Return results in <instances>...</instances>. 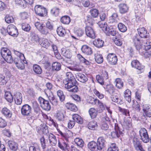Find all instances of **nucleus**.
<instances>
[{
  "instance_id": "1",
  "label": "nucleus",
  "mask_w": 151,
  "mask_h": 151,
  "mask_svg": "<svg viewBox=\"0 0 151 151\" xmlns=\"http://www.w3.org/2000/svg\"><path fill=\"white\" fill-rule=\"evenodd\" d=\"M138 35H134L132 38L133 41L134 45L137 50H139L142 47L141 41L142 40L139 39V37L144 38H147L149 37V33H147V30L144 27L138 29Z\"/></svg>"
},
{
  "instance_id": "2",
  "label": "nucleus",
  "mask_w": 151,
  "mask_h": 151,
  "mask_svg": "<svg viewBox=\"0 0 151 151\" xmlns=\"http://www.w3.org/2000/svg\"><path fill=\"white\" fill-rule=\"evenodd\" d=\"M15 53L18 55L17 57L14 59V63L18 68L21 70L24 69L25 68L24 64L27 63L24 54L17 51Z\"/></svg>"
},
{
  "instance_id": "3",
  "label": "nucleus",
  "mask_w": 151,
  "mask_h": 151,
  "mask_svg": "<svg viewBox=\"0 0 151 151\" xmlns=\"http://www.w3.org/2000/svg\"><path fill=\"white\" fill-rule=\"evenodd\" d=\"M35 26L40 32L43 35H46L50 33V32L45 26L42 23L37 22L35 23Z\"/></svg>"
},
{
  "instance_id": "4",
  "label": "nucleus",
  "mask_w": 151,
  "mask_h": 151,
  "mask_svg": "<svg viewBox=\"0 0 151 151\" xmlns=\"http://www.w3.org/2000/svg\"><path fill=\"white\" fill-rule=\"evenodd\" d=\"M123 130L122 128H120L117 124H114V131L112 132L111 136L113 138L119 137L121 135L123 134Z\"/></svg>"
},
{
  "instance_id": "5",
  "label": "nucleus",
  "mask_w": 151,
  "mask_h": 151,
  "mask_svg": "<svg viewBox=\"0 0 151 151\" xmlns=\"http://www.w3.org/2000/svg\"><path fill=\"white\" fill-rule=\"evenodd\" d=\"M34 9L35 13L39 16L43 17L47 14V12L46 8L41 5H36Z\"/></svg>"
},
{
  "instance_id": "6",
  "label": "nucleus",
  "mask_w": 151,
  "mask_h": 151,
  "mask_svg": "<svg viewBox=\"0 0 151 151\" xmlns=\"http://www.w3.org/2000/svg\"><path fill=\"white\" fill-rule=\"evenodd\" d=\"M139 134L140 139L144 143H147L149 141L150 138L146 129L142 128L139 131Z\"/></svg>"
},
{
  "instance_id": "7",
  "label": "nucleus",
  "mask_w": 151,
  "mask_h": 151,
  "mask_svg": "<svg viewBox=\"0 0 151 151\" xmlns=\"http://www.w3.org/2000/svg\"><path fill=\"white\" fill-rule=\"evenodd\" d=\"M38 100L40 104V106L42 109L47 111L50 110V106L48 101L41 97L39 98Z\"/></svg>"
},
{
  "instance_id": "8",
  "label": "nucleus",
  "mask_w": 151,
  "mask_h": 151,
  "mask_svg": "<svg viewBox=\"0 0 151 151\" xmlns=\"http://www.w3.org/2000/svg\"><path fill=\"white\" fill-rule=\"evenodd\" d=\"M6 30L8 34L12 36L16 37L18 35L17 28L14 25H9L7 27Z\"/></svg>"
},
{
  "instance_id": "9",
  "label": "nucleus",
  "mask_w": 151,
  "mask_h": 151,
  "mask_svg": "<svg viewBox=\"0 0 151 151\" xmlns=\"http://www.w3.org/2000/svg\"><path fill=\"white\" fill-rule=\"evenodd\" d=\"M107 60L109 64L111 65H116L117 62V57L114 53H109L107 56Z\"/></svg>"
},
{
  "instance_id": "10",
  "label": "nucleus",
  "mask_w": 151,
  "mask_h": 151,
  "mask_svg": "<svg viewBox=\"0 0 151 151\" xmlns=\"http://www.w3.org/2000/svg\"><path fill=\"white\" fill-rule=\"evenodd\" d=\"M31 111V107L27 104L23 105L21 109V113L24 116H30Z\"/></svg>"
},
{
  "instance_id": "11",
  "label": "nucleus",
  "mask_w": 151,
  "mask_h": 151,
  "mask_svg": "<svg viewBox=\"0 0 151 151\" xmlns=\"http://www.w3.org/2000/svg\"><path fill=\"white\" fill-rule=\"evenodd\" d=\"M132 143L135 148L137 150L145 151L142 147L139 139L137 137H134L133 138Z\"/></svg>"
},
{
  "instance_id": "12",
  "label": "nucleus",
  "mask_w": 151,
  "mask_h": 151,
  "mask_svg": "<svg viewBox=\"0 0 151 151\" xmlns=\"http://www.w3.org/2000/svg\"><path fill=\"white\" fill-rule=\"evenodd\" d=\"M143 111V115L145 117H151V106L148 104L143 105L142 107Z\"/></svg>"
},
{
  "instance_id": "13",
  "label": "nucleus",
  "mask_w": 151,
  "mask_h": 151,
  "mask_svg": "<svg viewBox=\"0 0 151 151\" xmlns=\"http://www.w3.org/2000/svg\"><path fill=\"white\" fill-rule=\"evenodd\" d=\"M85 32L87 37L92 39H94L96 37L95 32L91 27L86 26L85 28Z\"/></svg>"
},
{
  "instance_id": "14",
  "label": "nucleus",
  "mask_w": 151,
  "mask_h": 151,
  "mask_svg": "<svg viewBox=\"0 0 151 151\" xmlns=\"http://www.w3.org/2000/svg\"><path fill=\"white\" fill-rule=\"evenodd\" d=\"M106 35L108 36L110 35L114 36L116 34V30L112 26L108 27L104 31Z\"/></svg>"
},
{
  "instance_id": "15",
  "label": "nucleus",
  "mask_w": 151,
  "mask_h": 151,
  "mask_svg": "<svg viewBox=\"0 0 151 151\" xmlns=\"http://www.w3.org/2000/svg\"><path fill=\"white\" fill-rule=\"evenodd\" d=\"M75 75L77 80L82 83H85L88 80L87 77L81 73H77L75 74Z\"/></svg>"
},
{
  "instance_id": "16",
  "label": "nucleus",
  "mask_w": 151,
  "mask_h": 151,
  "mask_svg": "<svg viewBox=\"0 0 151 151\" xmlns=\"http://www.w3.org/2000/svg\"><path fill=\"white\" fill-rule=\"evenodd\" d=\"M14 99L15 103L17 105H20L22 101V95L21 93L17 92L14 94Z\"/></svg>"
},
{
  "instance_id": "17",
  "label": "nucleus",
  "mask_w": 151,
  "mask_h": 151,
  "mask_svg": "<svg viewBox=\"0 0 151 151\" xmlns=\"http://www.w3.org/2000/svg\"><path fill=\"white\" fill-rule=\"evenodd\" d=\"M105 140L102 137H99L98 139L97 143L98 150H101L105 146Z\"/></svg>"
},
{
  "instance_id": "18",
  "label": "nucleus",
  "mask_w": 151,
  "mask_h": 151,
  "mask_svg": "<svg viewBox=\"0 0 151 151\" xmlns=\"http://www.w3.org/2000/svg\"><path fill=\"white\" fill-rule=\"evenodd\" d=\"M132 66L139 70H143L144 66L141 65L139 62L137 60H133L131 62Z\"/></svg>"
},
{
  "instance_id": "19",
  "label": "nucleus",
  "mask_w": 151,
  "mask_h": 151,
  "mask_svg": "<svg viewBox=\"0 0 151 151\" xmlns=\"http://www.w3.org/2000/svg\"><path fill=\"white\" fill-rule=\"evenodd\" d=\"M48 139L49 143L51 145H55L57 143V140L56 137L53 134L50 133L49 134Z\"/></svg>"
},
{
  "instance_id": "20",
  "label": "nucleus",
  "mask_w": 151,
  "mask_h": 151,
  "mask_svg": "<svg viewBox=\"0 0 151 151\" xmlns=\"http://www.w3.org/2000/svg\"><path fill=\"white\" fill-rule=\"evenodd\" d=\"M8 144L9 148L13 151H16L18 148V144L13 141H9Z\"/></svg>"
},
{
  "instance_id": "21",
  "label": "nucleus",
  "mask_w": 151,
  "mask_h": 151,
  "mask_svg": "<svg viewBox=\"0 0 151 151\" xmlns=\"http://www.w3.org/2000/svg\"><path fill=\"white\" fill-rule=\"evenodd\" d=\"M118 7L119 12L121 14L125 13L127 12L128 10V7L125 4H120L119 5Z\"/></svg>"
},
{
  "instance_id": "22",
  "label": "nucleus",
  "mask_w": 151,
  "mask_h": 151,
  "mask_svg": "<svg viewBox=\"0 0 151 151\" xmlns=\"http://www.w3.org/2000/svg\"><path fill=\"white\" fill-rule=\"evenodd\" d=\"M81 49L82 52L86 55H90L92 53L91 48L87 45H83Z\"/></svg>"
},
{
  "instance_id": "23",
  "label": "nucleus",
  "mask_w": 151,
  "mask_h": 151,
  "mask_svg": "<svg viewBox=\"0 0 151 151\" xmlns=\"http://www.w3.org/2000/svg\"><path fill=\"white\" fill-rule=\"evenodd\" d=\"M88 148L91 151H96L98 150L97 143L92 141L89 142L88 145Z\"/></svg>"
},
{
  "instance_id": "24",
  "label": "nucleus",
  "mask_w": 151,
  "mask_h": 151,
  "mask_svg": "<svg viewBox=\"0 0 151 151\" xmlns=\"http://www.w3.org/2000/svg\"><path fill=\"white\" fill-rule=\"evenodd\" d=\"M61 54L65 57L68 58H70L72 57V54L70 50L64 48L61 49Z\"/></svg>"
},
{
  "instance_id": "25",
  "label": "nucleus",
  "mask_w": 151,
  "mask_h": 151,
  "mask_svg": "<svg viewBox=\"0 0 151 151\" xmlns=\"http://www.w3.org/2000/svg\"><path fill=\"white\" fill-rule=\"evenodd\" d=\"M76 80L73 81L71 80L68 81L67 80H64L63 81V83L65 84V88L67 90L70 88V87L74 85V84H76Z\"/></svg>"
},
{
  "instance_id": "26",
  "label": "nucleus",
  "mask_w": 151,
  "mask_h": 151,
  "mask_svg": "<svg viewBox=\"0 0 151 151\" xmlns=\"http://www.w3.org/2000/svg\"><path fill=\"white\" fill-rule=\"evenodd\" d=\"M58 146L59 148L62 150H68L69 147L68 145L66 142L58 141Z\"/></svg>"
},
{
  "instance_id": "27",
  "label": "nucleus",
  "mask_w": 151,
  "mask_h": 151,
  "mask_svg": "<svg viewBox=\"0 0 151 151\" xmlns=\"http://www.w3.org/2000/svg\"><path fill=\"white\" fill-rule=\"evenodd\" d=\"M93 45L98 48H99L103 46L104 41L101 40L98 38L96 39L93 42Z\"/></svg>"
},
{
  "instance_id": "28",
  "label": "nucleus",
  "mask_w": 151,
  "mask_h": 151,
  "mask_svg": "<svg viewBox=\"0 0 151 151\" xmlns=\"http://www.w3.org/2000/svg\"><path fill=\"white\" fill-rule=\"evenodd\" d=\"M1 53L4 59L11 53L10 50L6 48H2L1 50Z\"/></svg>"
},
{
  "instance_id": "29",
  "label": "nucleus",
  "mask_w": 151,
  "mask_h": 151,
  "mask_svg": "<svg viewBox=\"0 0 151 151\" xmlns=\"http://www.w3.org/2000/svg\"><path fill=\"white\" fill-rule=\"evenodd\" d=\"M2 113L6 117L10 118L11 117L12 113L7 108H3L1 110Z\"/></svg>"
},
{
  "instance_id": "30",
  "label": "nucleus",
  "mask_w": 151,
  "mask_h": 151,
  "mask_svg": "<svg viewBox=\"0 0 151 151\" xmlns=\"http://www.w3.org/2000/svg\"><path fill=\"white\" fill-rule=\"evenodd\" d=\"M131 92L128 89H126L124 92V96L126 100L128 102L130 103L131 101Z\"/></svg>"
},
{
  "instance_id": "31",
  "label": "nucleus",
  "mask_w": 151,
  "mask_h": 151,
  "mask_svg": "<svg viewBox=\"0 0 151 151\" xmlns=\"http://www.w3.org/2000/svg\"><path fill=\"white\" fill-rule=\"evenodd\" d=\"M72 118L74 121L78 124H81L83 123L82 118L78 114H73Z\"/></svg>"
},
{
  "instance_id": "32",
  "label": "nucleus",
  "mask_w": 151,
  "mask_h": 151,
  "mask_svg": "<svg viewBox=\"0 0 151 151\" xmlns=\"http://www.w3.org/2000/svg\"><path fill=\"white\" fill-rule=\"evenodd\" d=\"M93 101L95 104H98L100 109L99 110V112H101L105 109L104 106L102 103L97 99H93Z\"/></svg>"
},
{
  "instance_id": "33",
  "label": "nucleus",
  "mask_w": 151,
  "mask_h": 151,
  "mask_svg": "<svg viewBox=\"0 0 151 151\" xmlns=\"http://www.w3.org/2000/svg\"><path fill=\"white\" fill-rule=\"evenodd\" d=\"M145 40H142L141 41L142 44V46L143 45L145 47V49L146 50H150L151 48V42L147 41H145Z\"/></svg>"
},
{
  "instance_id": "34",
  "label": "nucleus",
  "mask_w": 151,
  "mask_h": 151,
  "mask_svg": "<svg viewBox=\"0 0 151 151\" xmlns=\"http://www.w3.org/2000/svg\"><path fill=\"white\" fill-rule=\"evenodd\" d=\"M94 57L95 61L97 63L100 64L103 62V58L102 55L97 53L94 54Z\"/></svg>"
},
{
  "instance_id": "35",
  "label": "nucleus",
  "mask_w": 151,
  "mask_h": 151,
  "mask_svg": "<svg viewBox=\"0 0 151 151\" xmlns=\"http://www.w3.org/2000/svg\"><path fill=\"white\" fill-rule=\"evenodd\" d=\"M65 106L68 109L72 111H75L77 110V108L76 106L72 103H67L65 104Z\"/></svg>"
},
{
  "instance_id": "36",
  "label": "nucleus",
  "mask_w": 151,
  "mask_h": 151,
  "mask_svg": "<svg viewBox=\"0 0 151 151\" xmlns=\"http://www.w3.org/2000/svg\"><path fill=\"white\" fill-rule=\"evenodd\" d=\"M89 114L91 119H94L96 117L97 115V111L94 108H91L88 111Z\"/></svg>"
},
{
  "instance_id": "37",
  "label": "nucleus",
  "mask_w": 151,
  "mask_h": 151,
  "mask_svg": "<svg viewBox=\"0 0 151 151\" xmlns=\"http://www.w3.org/2000/svg\"><path fill=\"white\" fill-rule=\"evenodd\" d=\"M48 99L51 104L54 106H56L58 104V100L54 96L51 94L48 96Z\"/></svg>"
},
{
  "instance_id": "38",
  "label": "nucleus",
  "mask_w": 151,
  "mask_h": 151,
  "mask_svg": "<svg viewBox=\"0 0 151 151\" xmlns=\"http://www.w3.org/2000/svg\"><path fill=\"white\" fill-rule=\"evenodd\" d=\"M58 35L60 36L63 37L65 35L66 32L65 29L62 26L58 27L57 30Z\"/></svg>"
},
{
  "instance_id": "39",
  "label": "nucleus",
  "mask_w": 151,
  "mask_h": 151,
  "mask_svg": "<svg viewBox=\"0 0 151 151\" xmlns=\"http://www.w3.org/2000/svg\"><path fill=\"white\" fill-rule=\"evenodd\" d=\"M115 82L116 86L119 89H121L123 86V82L120 78H117L116 79Z\"/></svg>"
},
{
  "instance_id": "40",
  "label": "nucleus",
  "mask_w": 151,
  "mask_h": 151,
  "mask_svg": "<svg viewBox=\"0 0 151 151\" xmlns=\"http://www.w3.org/2000/svg\"><path fill=\"white\" fill-rule=\"evenodd\" d=\"M30 37L31 40L33 42H37L39 40L40 38L38 35L34 32L31 34Z\"/></svg>"
},
{
  "instance_id": "41",
  "label": "nucleus",
  "mask_w": 151,
  "mask_h": 151,
  "mask_svg": "<svg viewBox=\"0 0 151 151\" xmlns=\"http://www.w3.org/2000/svg\"><path fill=\"white\" fill-rule=\"evenodd\" d=\"M117 27L119 31L122 32L126 31L127 28L126 26L123 23L120 22L117 25Z\"/></svg>"
},
{
  "instance_id": "42",
  "label": "nucleus",
  "mask_w": 151,
  "mask_h": 151,
  "mask_svg": "<svg viewBox=\"0 0 151 151\" xmlns=\"http://www.w3.org/2000/svg\"><path fill=\"white\" fill-rule=\"evenodd\" d=\"M5 99L8 102H11L13 101V97L11 93L9 91L6 92L4 94Z\"/></svg>"
},
{
  "instance_id": "43",
  "label": "nucleus",
  "mask_w": 151,
  "mask_h": 151,
  "mask_svg": "<svg viewBox=\"0 0 151 151\" xmlns=\"http://www.w3.org/2000/svg\"><path fill=\"white\" fill-rule=\"evenodd\" d=\"M14 2L16 4L21 7L25 8L26 7V4L24 0H14Z\"/></svg>"
},
{
  "instance_id": "44",
  "label": "nucleus",
  "mask_w": 151,
  "mask_h": 151,
  "mask_svg": "<svg viewBox=\"0 0 151 151\" xmlns=\"http://www.w3.org/2000/svg\"><path fill=\"white\" fill-rule=\"evenodd\" d=\"M118 19L117 14L116 13H113L111 16L109 17V23H113L116 22Z\"/></svg>"
},
{
  "instance_id": "45",
  "label": "nucleus",
  "mask_w": 151,
  "mask_h": 151,
  "mask_svg": "<svg viewBox=\"0 0 151 151\" xmlns=\"http://www.w3.org/2000/svg\"><path fill=\"white\" fill-rule=\"evenodd\" d=\"M61 67V64L58 62H54L52 64V68L53 70L58 71L60 69Z\"/></svg>"
},
{
  "instance_id": "46",
  "label": "nucleus",
  "mask_w": 151,
  "mask_h": 151,
  "mask_svg": "<svg viewBox=\"0 0 151 151\" xmlns=\"http://www.w3.org/2000/svg\"><path fill=\"white\" fill-rule=\"evenodd\" d=\"M55 117L58 120L63 121L64 120L65 116L64 114L61 111H58L55 114Z\"/></svg>"
},
{
  "instance_id": "47",
  "label": "nucleus",
  "mask_w": 151,
  "mask_h": 151,
  "mask_svg": "<svg viewBox=\"0 0 151 151\" xmlns=\"http://www.w3.org/2000/svg\"><path fill=\"white\" fill-rule=\"evenodd\" d=\"M97 126V123L95 121H91L88 124V128L91 130L95 129Z\"/></svg>"
},
{
  "instance_id": "48",
  "label": "nucleus",
  "mask_w": 151,
  "mask_h": 151,
  "mask_svg": "<svg viewBox=\"0 0 151 151\" xmlns=\"http://www.w3.org/2000/svg\"><path fill=\"white\" fill-rule=\"evenodd\" d=\"M40 45L42 46L47 48L50 46V43L47 39L43 38L42 40Z\"/></svg>"
},
{
  "instance_id": "49",
  "label": "nucleus",
  "mask_w": 151,
  "mask_h": 151,
  "mask_svg": "<svg viewBox=\"0 0 151 151\" xmlns=\"http://www.w3.org/2000/svg\"><path fill=\"white\" fill-rule=\"evenodd\" d=\"M60 21L63 24H68L70 22V19L68 16H65L61 17Z\"/></svg>"
},
{
  "instance_id": "50",
  "label": "nucleus",
  "mask_w": 151,
  "mask_h": 151,
  "mask_svg": "<svg viewBox=\"0 0 151 151\" xmlns=\"http://www.w3.org/2000/svg\"><path fill=\"white\" fill-rule=\"evenodd\" d=\"M33 68L34 71L37 74H41L42 72L41 68L37 65H34Z\"/></svg>"
},
{
  "instance_id": "51",
  "label": "nucleus",
  "mask_w": 151,
  "mask_h": 151,
  "mask_svg": "<svg viewBox=\"0 0 151 151\" xmlns=\"http://www.w3.org/2000/svg\"><path fill=\"white\" fill-rule=\"evenodd\" d=\"M66 75L67 78L64 80H67L68 81L71 80L73 81H74L75 80H76L73 74L70 72H67Z\"/></svg>"
},
{
  "instance_id": "52",
  "label": "nucleus",
  "mask_w": 151,
  "mask_h": 151,
  "mask_svg": "<svg viewBox=\"0 0 151 151\" xmlns=\"http://www.w3.org/2000/svg\"><path fill=\"white\" fill-rule=\"evenodd\" d=\"M57 94L61 102H63L64 101L65 97L62 91L58 90L57 91Z\"/></svg>"
},
{
  "instance_id": "53",
  "label": "nucleus",
  "mask_w": 151,
  "mask_h": 151,
  "mask_svg": "<svg viewBox=\"0 0 151 151\" xmlns=\"http://www.w3.org/2000/svg\"><path fill=\"white\" fill-rule=\"evenodd\" d=\"M118 110L123 114L127 116H129V111L128 109L122 108L120 107H118Z\"/></svg>"
},
{
  "instance_id": "54",
  "label": "nucleus",
  "mask_w": 151,
  "mask_h": 151,
  "mask_svg": "<svg viewBox=\"0 0 151 151\" xmlns=\"http://www.w3.org/2000/svg\"><path fill=\"white\" fill-rule=\"evenodd\" d=\"M41 146L43 149H45L46 147V140L44 137H42L40 139Z\"/></svg>"
},
{
  "instance_id": "55",
  "label": "nucleus",
  "mask_w": 151,
  "mask_h": 151,
  "mask_svg": "<svg viewBox=\"0 0 151 151\" xmlns=\"http://www.w3.org/2000/svg\"><path fill=\"white\" fill-rule=\"evenodd\" d=\"M74 141L76 144L78 146L81 147L83 145V141L81 139L76 138L75 139Z\"/></svg>"
},
{
  "instance_id": "56",
  "label": "nucleus",
  "mask_w": 151,
  "mask_h": 151,
  "mask_svg": "<svg viewBox=\"0 0 151 151\" xmlns=\"http://www.w3.org/2000/svg\"><path fill=\"white\" fill-rule=\"evenodd\" d=\"M107 151H118V149L115 143H112L108 148Z\"/></svg>"
},
{
  "instance_id": "57",
  "label": "nucleus",
  "mask_w": 151,
  "mask_h": 151,
  "mask_svg": "<svg viewBox=\"0 0 151 151\" xmlns=\"http://www.w3.org/2000/svg\"><path fill=\"white\" fill-rule=\"evenodd\" d=\"M90 13L91 15L93 17H97L99 14L98 10L95 9H93L91 10Z\"/></svg>"
},
{
  "instance_id": "58",
  "label": "nucleus",
  "mask_w": 151,
  "mask_h": 151,
  "mask_svg": "<svg viewBox=\"0 0 151 151\" xmlns=\"http://www.w3.org/2000/svg\"><path fill=\"white\" fill-rule=\"evenodd\" d=\"M96 79L98 82L101 85H103L104 84V79L100 75H97L96 76Z\"/></svg>"
},
{
  "instance_id": "59",
  "label": "nucleus",
  "mask_w": 151,
  "mask_h": 151,
  "mask_svg": "<svg viewBox=\"0 0 151 151\" xmlns=\"http://www.w3.org/2000/svg\"><path fill=\"white\" fill-rule=\"evenodd\" d=\"M112 101L118 104H121L122 103V101L121 99H119L117 96H113L111 97Z\"/></svg>"
},
{
  "instance_id": "60",
  "label": "nucleus",
  "mask_w": 151,
  "mask_h": 151,
  "mask_svg": "<svg viewBox=\"0 0 151 151\" xmlns=\"http://www.w3.org/2000/svg\"><path fill=\"white\" fill-rule=\"evenodd\" d=\"M45 27L50 32L53 29L54 26L53 23L49 21H48L46 23Z\"/></svg>"
},
{
  "instance_id": "61",
  "label": "nucleus",
  "mask_w": 151,
  "mask_h": 151,
  "mask_svg": "<svg viewBox=\"0 0 151 151\" xmlns=\"http://www.w3.org/2000/svg\"><path fill=\"white\" fill-rule=\"evenodd\" d=\"M60 9L57 7H55L51 10V13L54 16H57L60 12Z\"/></svg>"
},
{
  "instance_id": "62",
  "label": "nucleus",
  "mask_w": 151,
  "mask_h": 151,
  "mask_svg": "<svg viewBox=\"0 0 151 151\" xmlns=\"http://www.w3.org/2000/svg\"><path fill=\"white\" fill-rule=\"evenodd\" d=\"M107 89L106 91L111 95L113 94L115 91V89L113 86L111 85H109L107 86Z\"/></svg>"
},
{
  "instance_id": "63",
  "label": "nucleus",
  "mask_w": 151,
  "mask_h": 151,
  "mask_svg": "<svg viewBox=\"0 0 151 151\" xmlns=\"http://www.w3.org/2000/svg\"><path fill=\"white\" fill-rule=\"evenodd\" d=\"M98 24L100 28L102 29V30L104 31L108 27V25L106 23L101 21L99 22Z\"/></svg>"
},
{
  "instance_id": "64",
  "label": "nucleus",
  "mask_w": 151,
  "mask_h": 151,
  "mask_svg": "<svg viewBox=\"0 0 151 151\" xmlns=\"http://www.w3.org/2000/svg\"><path fill=\"white\" fill-rule=\"evenodd\" d=\"M22 29L25 31H28L30 29V25L26 23H23L22 25Z\"/></svg>"
}]
</instances>
